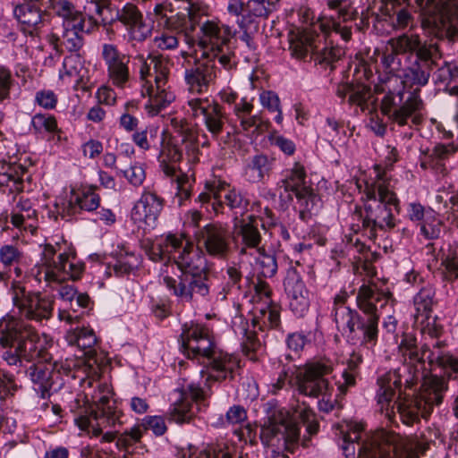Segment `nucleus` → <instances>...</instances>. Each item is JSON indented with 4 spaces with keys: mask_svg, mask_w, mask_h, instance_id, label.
Segmentation results:
<instances>
[{
    "mask_svg": "<svg viewBox=\"0 0 458 458\" xmlns=\"http://www.w3.org/2000/svg\"><path fill=\"white\" fill-rule=\"evenodd\" d=\"M445 345L436 341L430 350L428 343L419 347L413 334L402 335L398 355L403 366L377 378V404L390 421L395 420L396 409L400 420L412 426L442 403L447 389L444 377H458V360L444 350Z\"/></svg>",
    "mask_w": 458,
    "mask_h": 458,
    "instance_id": "f257e3e1",
    "label": "nucleus"
},
{
    "mask_svg": "<svg viewBox=\"0 0 458 458\" xmlns=\"http://www.w3.org/2000/svg\"><path fill=\"white\" fill-rule=\"evenodd\" d=\"M347 298L344 292L334 299L331 315L338 332L351 345L374 348L378 341L382 310H393L394 305L393 293L375 284H363L356 294V308L345 305Z\"/></svg>",
    "mask_w": 458,
    "mask_h": 458,
    "instance_id": "f03ea898",
    "label": "nucleus"
},
{
    "mask_svg": "<svg viewBox=\"0 0 458 458\" xmlns=\"http://www.w3.org/2000/svg\"><path fill=\"white\" fill-rule=\"evenodd\" d=\"M150 259H174L181 274L176 277L166 276L164 284L169 292L182 302L196 301L199 297L209 295V269L206 254L182 237L169 234L153 242L147 251Z\"/></svg>",
    "mask_w": 458,
    "mask_h": 458,
    "instance_id": "7ed1b4c3",
    "label": "nucleus"
},
{
    "mask_svg": "<svg viewBox=\"0 0 458 458\" xmlns=\"http://www.w3.org/2000/svg\"><path fill=\"white\" fill-rule=\"evenodd\" d=\"M200 33L199 46L202 54L191 68L185 70L186 83L191 91L197 93L206 91L214 82L219 72L216 62L228 72L238 65L231 42L233 33L229 26L208 20L201 24Z\"/></svg>",
    "mask_w": 458,
    "mask_h": 458,
    "instance_id": "20e7f679",
    "label": "nucleus"
},
{
    "mask_svg": "<svg viewBox=\"0 0 458 458\" xmlns=\"http://www.w3.org/2000/svg\"><path fill=\"white\" fill-rule=\"evenodd\" d=\"M180 342L182 352L207 369L206 385L210 386L211 382L233 378L234 371L240 367L238 358L217 347L212 331L206 325L184 324Z\"/></svg>",
    "mask_w": 458,
    "mask_h": 458,
    "instance_id": "39448f33",
    "label": "nucleus"
},
{
    "mask_svg": "<svg viewBox=\"0 0 458 458\" xmlns=\"http://www.w3.org/2000/svg\"><path fill=\"white\" fill-rule=\"evenodd\" d=\"M318 431L319 422L310 408L296 411L293 416L285 408L275 407L261 427L260 439L265 445L284 447L293 454L300 445L310 447Z\"/></svg>",
    "mask_w": 458,
    "mask_h": 458,
    "instance_id": "423d86ee",
    "label": "nucleus"
},
{
    "mask_svg": "<svg viewBox=\"0 0 458 458\" xmlns=\"http://www.w3.org/2000/svg\"><path fill=\"white\" fill-rule=\"evenodd\" d=\"M361 431L356 424L344 435L346 458H420L429 448L428 441L407 440L394 432L381 430L363 438Z\"/></svg>",
    "mask_w": 458,
    "mask_h": 458,
    "instance_id": "0eeeda50",
    "label": "nucleus"
},
{
    "mask_svg": "<svg viewBox=\"0 0 458 458\" xmlns=\"http://www.w3.org/2000/svg\"><path fill=\"white\" fill-rule=\"evenodd\" d=\"M364 193L370 202L365 203L363 208L355 209L360 223L358 231L368 239L376 241L395 227L394 212L400 213V200L384 182H367Z\"/></svg>",
    "mask_w": 458,
    "mask_h": 458,
    "instance_id": "6e6552de",
    "label": "nucleus"
},
{
    "mask_svg": "<svg viewBox=\"0 0 458 458\" xmlns=\"http://www.w3.org/2000/svg\"><path fill=\"white\" fill-rule=\"evenodd\" d=\"M0 345L8 348L3 353L7 364L21 369L38 361H49L53 356L38 332L21 320L0 321Z\"/></svg>",
    "mask_w": 458,
    "mask_h": 458,
    "instance_id": "1a4fd4ad",
    "label": "nucleus"
},
{
    "mask_svg": "<svg viewBox=\"0 0 458 458\" xmlns=\"http://www.w3.org/2000/svg\"><path fill=\"white\" fill-rule=\"evenodd\" d=\"M387 45L399 55L409 54V65L403 73V84L423 87L428 84L432 71L438 67L442 55L433 42H421L419 36L403 34L388 40Z\"/></svg>",
    "mask_w": 458,
    "mask_h": 458,
    "instance_id": "9d476101",
    "label": "nucleus"
},
{
    "mask_svg": "<svg viewBox=\"0 0 458 458\" xmlns=\"http://www.w3.org/2000/svg\"><path fill=\"white\" fill-rule=\"evenodd\" d=\"M112 394V389L107 384H100L93 391L90 400L87 395L82 400L76 398L70 404L71 411L74 413L75 424L82 430L88 429L92 420H95L98 427L122 425L123 412L117 409Z\"/></svg>",
    "mask_w": 458,
    "mask_h": 458,
    "instance_id": "9b49d317",
    "label": "nucleus"
},
{
    "mask_svg": "<svg viewBox=\"0 0 458 458\" xmlns=\"http://www.w3.org/2000/svg\"><path fill=\"white\" fill-rule=\"evenodd\" d=\"M322 33L311 28L298 29L289 33V51L293 58L313 62L315 65L322 68H334L335 63L344 55V50L338 47L327 43V33Z\"/></svg>",
    "mask_w": 458,
    "mask_h": 458,
    "instance_id": "f8f14e48",
    "label": "nucleus"
},
{
    "mask_svg": "<svg viewBox=\"0 0 458 458\" xmlns=\"http://www.w3.org/2000/svg\"><path fill=\"white\" fill-rule=\"evenodd\" d=\"M421 25L438 38L455 42L458 33V0H415Z\"/></svg>",
    "mask_w": 458,
    "mask_h": 458,
    "instance_id": "ddd939ff",
    "label": "nucleus"
},
{
    "mask_svg": "<svg viewBox=\"0 0 458 458\" xmlns=\"http://www.w3.org/2000/svg\"><path fill=\"white\" fill-rule=\"evenodd\" d=\"M173 132H162L161 154L170 162L180 163L185 154L188 162H199V133L185 119L173 118L171 120Z\"/></svg>",
    "mask_w": 458,
    "mask_h": 458,
    "instance_id": "4468645a",
    "label": "nucleus"
},
{
    "mask_svg": "<svg viewBox=\"0 0 458 458\" xmlns=\"http://www.w3.org/2000/svg\"><path fill=\"white\" fill-rule=\"evenodd\" d=\"M259 312L262 322L258 317H253L250 323L242 316L235 317L233 320V330L242 341V352L251 360L255 359V352L261 347L257 328L260 331L264 330V327L281 328L280 310L276 303L270 301L267 310L261 309Z\"/></svg>",
    "mask_w": 458,
    "mask_h": 458,
    "instance_id": "2eb2a0df",
    "label": "nucleus"
},
{
    "mask_svg": "<svg viewBox=\"0 0 458 458\" xmlns=\"http://www.w3.org/2000/svg\"><path fill=\"white\" fill-rule=\"evenodd\" d=\"M420 88L417 86L403 102L402 91L397 94L389 91L381 101L382 114L399 126L407 125L412 128L421 124L423 120L421 111L424 108V103L420 96Z\"/></svg>",
    "mask_w": 458,
    "mask_h": 458,
    "instance_id": "dca6fc26",
    "label": "nucleus"
},
{
    "mask_svg": "<svg viewBox=\"0 0 458 458\" xmlns=\"http://www.w3.org/2000/svg\"><path fill=\"white\" fill-rule=\"evenodd\" d=\"M279 198L284 202H290L295 197L301 206L307 209L318 204L320 199L314 190L307 185L305 168L300 163L286 169L283 178L277 182Z\"/></svg>",
    "mask_w": 458,
    "mask_h": 458,
    "instance_id": "f3484780",
    "label": "nucleus"
},
{
    "mask_svg": "<svg viewBox=\"0 0 458 458\" xmlns=\"http://www.w3.org/2000/svg\"><path fill=\"white\" fill-rule=\"evenodd\" d=\"M194 238L197 246L213 259L225 260L232 253L233 234L227 225L211 222L197 226Z\"/></svg>",
    "mask_w": 458,
    "mask_h": 458,
    "instance_id": "a211bd4d",
    "label": "nucleus"
},
{
    "mask_svg": "<svg viewBox=\"0 0 458 458\" xmlns=\"http://www.w3.org/2000/svg\"><path fill=\"white\" fill-rule=\"evenodd\" d=\"M177 9L179 12L176 14L168 15L167 12L173 13L172 4H157L154 8L156 21L159 27L189 37L199 24V7L183 0L182 5H177Z\"/></svg>",
    "mask_w": 458,
    "mask_h": 458,
    "instance_id": "6ab92c4d",
    "label": "nucleus"
},
{
    "mask_svg": "<svg viewBox=\"0 0 458 458\" xmlns=\"http://www.w3.org/2000/svg\"><path fill=\"white\" fill-rule=\"evenodd\" d=\"M26 376L33 383L41 398L50 395V391H56L63 386V375H68L70 368L62 361L55 360L38 361L24 368Z\"/></svg>",
    "mask_w": 458,
    "mask_h": 458,
    "instance_id": "aec40b11",
    "label": "nucleus"
},
{
    "mask_svg": "<svg viewBox=\"0 0 458 458\" xmlns=\"http://www.w3.org/2000/svg\"><path fill=\"white\" fill-rule=\"evenodd\" d=\"M11 290L13 304L21 316L36 321L47 320L52 317L54 301L51 297L27 292L24 286L16 282L13 283Z\"/></svg>",
    "mask_w": 458,
    "mask_h": 458,
    "instance_id": "412c9836",
    "label": "nucleus"
},
{
    "mask_svg": "<svg viewBox=\"0 0 458 458\" xmlns=\"http://www.w3.org/2000/svg\"><path fill=\"white\" fill-rule=\"evenodd\" d=\"M334 370V362L329 359H319L308 362L297 375L298 390L310 397L325 395L329 389L327 376Z\"/></svg>",
    "mask_w": 458,
    "mask_h": 458,
    "instance_id": "4be33fe9",
    "label": "nucleus"
},
{
    "mask_svg": "<svg viewBox=\"0 0 458 458\" xmlns=\"http://www.w3.org/2000/svg\"><path fill=\"white\" fill-rule=\"evenodd\" d=\"M326 4L331 13L320 20V30L326 33L335 32L344 41L350 40L352 28L348 22L355 21L358 17V12L351 0H326Z\"/></svg>",
    "mask_w": 458,
    "mask_h": 458,
    "instance_id": "5701e85b",
    "label": "nucleus"
},
{
    "mask_svg": "<svg viewBox=\"0 0 458 458\" xmlns=\"http://www.w3.org/2000/svg\"><path fill=\"white\" fill-rule=\"evenodd\" d=\"M436 292L430 284L422 286L413 298L417 323L422 324L421 333L430 338H438L443 333V327L437 323V317H431L433 306L437 304Z\"/></svg>",
    "mask_w": 458,
    "mask_h": 458,
    "instance_id": "b1692460",
    "label": "nucleus"
},
{
    "mask_svg": "<svg viewBox=\"0 0 458 458\" xmlns=\"http://www.w3.org/2000/svg\"><path fill=\"white\" fill-rule=\"evenodd\" d=\"M203 401L202 388L190 384L179 392L178 399L171 405L169 419L178 424L190 423L201 411L200 405Z\"/></svg>",
    "mask_w": 458,
    "mask_h": 458,
    "instance_id": "393cba45",
    "label": "nucleus"
},
{
    "mask_svg": "<svg viewBox=\"0 0 458 458\" xmlns=\"http://www.w3.org/2000/svg\"><path fill=\"white\" fill-rule=\"evenodd\" d=\"M101 57L111 83L120 89L127 87L132 80L129 68L131 56L122 53L116 45L106 43L102 46Z\"/></svg>",
    "mask_w": 458,
    "mask_h": 458,
    "instance_id": "a878e982",
    "label": "nucleus"
},
{
    "mask_svg": "<svg viewBox=\"0 0 458 458\" xmlns=\"http://www.w3.org/2000/svg\"><path fill=\"white\" fill-rule=\"evenodd\" d=\"M63 20L64 30L62 35L56 38V41L58 42L55 44V47L60 53H64V51L76 53V55H71L64 57L63 62V68L65 74L72 76L77 73V66L73 64H81L80 55L78 52L84 45V38L83 35L81 34L70 17L63 18Z\"/></svg>",
    "mask_w": 458,
    "mask_h": 458,
    "instance_id": "bb28decb",
    "label": "nucleus"
},
{
    "mask_svg": "<svg viewBox=\"0 0 458 458\" xmlns=\"http://www.w3.org/2000/svg\"><path fill=\"white\" fill-rule=\"evenodd\" d=\"M67 341L71 345H77L83 351L85 363L90 369H100L106 361V355L103 352H98L95 348L97 336L90 328L77 327L72 333L68 334Z\"/></svg>",
    "mask_w": 458,
    "mask_h": 458,
    "instance_id": "cd10ccee",
    "label": "nucleus"
},
{
    "mask_svg": "<svg viewBox=\"0 0 458 458\" xmlns=\"http://www.w3.org/2000/svg\"><path fill=\"white\" fill-rule=\"evenodd\" d=\"M162 209L163 199L154 192H147L134 205L131 217L140 228L149 230L155 227Z\"/></svg>",
    "mask_w": 458,
    "mask_h": 458,
    "instance_id": "c85d7f7f",
    "label": "nucleus"
},
{
    "mask_svg": "<svg viewBox=\"0 0 458 458\" xmlns=\"http://www.w3.org/2000/svg\"><path fill=\"white\" fill-rule=\"evenodd\" d=\"M284 291L290 298L289 307L298 317H302L310 306L309 292L301 274L294 267L287 270L284 280Z\"/></svg>",
    "mask_w": 458,
    "mask_h": 458,
    "instance_id": "c756f323",
    "label": "nucleus"
},
{
    "mask_svg": "<svg viewBox=\"0 0 458 458\" xmlns=\"http://www.w3.org/2000/svg\"><path fill=\"white\" fill-rule=\"evenodd\" d=\"M260 219L253 215L249 216L246 219L241 218L234 222V234L239 239L238 253L240 256L249 254L250 250L264 249L260 247L262 236L259 232Z\"/></svg>",
    "mask_w": 458,
    "mask_h": 458,
    "instance_id": "7c9ffc66",
    "label": "nucleus"
},
{
    "mask_svg": "<svg viewBox=\"0 0 458 458\" xmlns=\"http://www.w3.org/2000/svg\"><path fill=\"white\" fill-rule=\"evenodd\" d=\"M110 21H120L132 38L139 41L144 40L149 32L141 12L131 3H127L121 9H116L114 15L110 16Z\"/></svg>",
    "mask_w": 458,
    "mask_h": 458,
    "instance_id": "2f4dec72",
    "label": "nucleus"
},
{
    "mask_svg": "<svg viewBox=\"0 0 458 458\" xmlns=\"http://www.w3.org/2000/svg\"><path fill=\"white\" fill-rule=\"evenodd\" d=\"M45 9L30 2L17 4L13 7V16L21 30L27 35L35 36L44 25Z\"/></svg>",
    "mask_w": 458,
    "mask_h": 458,
    "instance_id": "473e14b6",
    "label": "nucleus"
},
{
    "mask_svg": "<svg viewBox=\"0 0 458 458\" xmlns=\"http://www.w3.org/2000/svg\"><path fill=\"white\" fill-rule=\"evenodd\" d=\"M97 187L87 186L74 191L70 200L63 208V216H75L81 211L92 212L100 206V196L96 192Z\"/></svg>",
    "mask_w": 458,
    "mask_h": 458,
    "instance_id": "72a5a7b5",
    "label": "nucleus"
},
{
    "mask_svg": "<svg viewBox=\"0 0 458 458\" xmlns=\"http://www.w3.org/2000/svg\"><path fill=\"white\" fill-rule=\"evenodd\" d=\"M229 189H232L230 184L225 181L215 180L207 182L206 191L201 192L197 200L207 212L213 213L215 216L224 214L225 205L222 199Z\"/></svg>",
    "mask_w": 458,
    "mask_h": 458,
    "instance_id": "f704fd0d",
    "label": "nucleus"
},
{
    "mask_svg": "<svg viewBox=\"0 0 458 458\" xmlns=\"http://www.w3.org/2000/svg\"><path fill=\"white\" fill-rule=\"evenodd\" d=\"M275 159L259 153L250 157L244 163L243 176L250 183H264L273 172Z\"/></svg>",
    "mask_w": 458,
    "mask_h": 458,
    "instance_id": "c9c22d12",
    "label": "nucleus"
},
{
    "mask_svg": "<svg viewBox=\"0 0 458 458\" xmlns=\"http://www.w3.org/2000/svg\"><path fill=\"white\" fill-rule=\"evenodd\" d=\"M26 172L27 169L21 164L0 160V190L8 194L21 192Z\"/></svg>",
    "mask_w": 458,
    "mask_h": 458,
    "instance_id": "e433bc0d",
    "label": "nucleus"
},
{
    "mask_svg": "<svg viewBox=\"0 0 458 458\" xmlns=\"http://www.w3.org/2000/svg\"><path fill=\"white\" fill-rule=\"evenodd\" d=\"M58 269H49L44 272V279L48 283L61 284L66 279L72 281L79 280L84 271L83 263H74L69 260L68 253H61L58 255Z\"/></svg>",
    "mask_w": 458,
    "mask_h": 458,
    "instance_id": "4c0bfd02",
    "label": "nucleus"
},
{
    "mask_svg": "<svg viewBox=\"0 0 458 458\" xmlns=\"http://www.w3.org/2000/svg\"><path fill=\"white\" fill-rule=\"evenodd\" d=\"M279 2L280 0H249L246 5V18L236 21L239 27L242 30H250L252 25L256 27V19L267 18L278 8Z\"/></svg>",
    "mask_w": 458,
    "mask_h": 458,
    "instance_id": "58836bf2",
    "label": "nucleus"
},
{
    "mask_svg": "<svg viewBox=\"0 0 458 458\" xmlns=\"http://www.w3.org/2000/svg\"><path fill=\"white\" fill-rule=\"evenodd\" d=\"M372 76V72L363 67L362 76L355 78L351 82V93L348 98V102L351 105L359 106L362 109L368 106V102L373 96L369 83Z\"/></svg>",
    "mask_w": 458,
    "mask_h": 458,
    "instance_id": "ea45409f",
    "label": "nucleus"
},
{
    "mask_svg": "<svg viewBox=\"0 0 458 458\" xmlns=\"http://www.w3.org/2000/svg\"><path fill=\"white\" fill-rule=\"evenodd\" d=\"M227 120V114L224 108L218 105L216 109L205 118L203 121L207 131L210 133L213 140H217L219 145L227 143V140L220 139V135L224 131L225 122Z\"/></svg>",
    "mask_w": 458,
    "mask_h": 458,
    "instance_id": "a19ab883",
    "label": "nucleus"
},
{
    "mask_svg": "<svg viewBox=\"0 0 458 458\" xmlns=\"http://www.w3.org/2000/svg\"><path fill=\"white\" fill-rule=\"evenodd\" d=\"M222 199L225 208H228L233 213L234 222L240 220L239 216L245 214L250 205L249 199L234 188L226 191Z\"/></svg>",
    "mask_w": 458,
    "mask_h": 458,
    "instance_id": "79ce46f5",
    "label": "nucleus"
},
{
    "mask_svg": "<svg viewBox=\"0 0 458 458\" xmlns=\"http://www.w3.org/2000/svg\"><path fill=\"white\" fill-rule=\"evenodd\" d=\"M236 455V446L221 441L210 444L198 454L195 458H233Z\"/></svg>",
    "mask_w": 458,
    "mask_h": 458,
    "instance_id": "37998d69",
    "label": "nucleus"
},
{
    "mask_svg": "<svg viewBox=\"0 0 458 458\" xmlns=\"http://www.w3.org/2000/svg\"><path fill=\"white\" fill-rule=\"evenodd\" d=\"M455 152L456 147H454V144H438L433 148L430 155L426 156L424 159H421L420 166L424 169L435 167L438 165L439 161L445 160L450 156H454Z\"/></svg>",
    "mask_w": 458,
    "mask_h": 458,
    "instance_id": "c03bdc74",
    "label": "nucleus"
},
{
    "mask_svg": "<svg viewBox=\"0 0 458 458\" xmlns=\"http://www.w3.org/2000/svg\"><path fill=\"white\" fill-rule=\"evenodd\" d=\"M149 64L152 65V70H155V82L157 88H162L165 85L169 72L170 62L161 55H149Z\"/></svg>",
    "mask_w": 458,
    "mask_h": 458,
    "instance_id": "a18cd8bd",
    "label": "nucleus"
},
{
    "mask_svg": "<svg viewBox=\"0 0 458 458\" xmlns=\"http://www.w3.org/2000/svg\"><path fill=\"white\" fill-rule=\"evenodd\" d=\"M174 100V95L172 92L166 91L165 89L157 88V93L150 95L146 109L151 115H157L158 113L165 109L169 104Z\"/></svg>",
    "mask_w": 458,
    "mask_h": 458,
    "instance_id": "49530a36",
    "label": "nucleus"
},
{
    "mask_svg": "<svg viewBox=\"0 0 458 458\" xmlns=\"http://www.w3.org/2000/svg\"><path fill=\"white\" fill-rule=\"evenodd\" d=\"M31 130L35 134L58 131L56 119L49 114H36L31 119Z\"/></svg>",
    "mask_w": 458,
    "mask_h": 458,
    "instance_id": "de8ad7c7",
    "label": "nucleus"
},
{
    "mask_svg": "<svg viewBox=\"0 0 458 458\" xmlns=\"http://www.w3.org/2000/svg\"><path fill=\"white\" fill-rule=\"evenodd\" d=\"M24 2L41 6L45 12L53 13L59 17L69 15L72 9V3L68 0H24Z\"/></svg>",
    "mask_w": 458,
    "mask_h": 458,
    "instance_id": "09e8293b",
    "label": "nucleus"
},
{
    "mask_svg": "<svg viewBox=\"0 0 458 458\" xmlns=\"http://www.w3.org/2000/svg\"><path fill=\"white\" fill-rule=\"evenodd\" d=\"M259 258L257 259V265L259 266V272L257 276L262 278L273 277L278 268L276 258L274 254H267L265 252V249L259 250Z\"/></svg>",
    "mask_w": 458,
    "mask_h": 458,
    "instance_id": "8fccbe9b",
    "label": "nucleus"
},
{
    "mask_svg": "<svg viewBox=\"0 0 458 458\" xmlns=\"http://www.w3.org/2000/svg\"><path fill=\"white\" fill-rule=\"evenodd\" d=\"M188 105L194 117L203 116L205 118L219 105L216 100L208 98H195L188 101Z\"/></svg>",
    "mask_w": 458,
    "mask_h": 458,
    "instance_id": "3c124183",
    "label": "nucleus"
},
{
    "mask_svg": "<svg viewBox=\"0 0 458 458\" xmlns=\"http://www.w3.org/2000/svg\"><path fill=\"white\" fill-rule=\"evenodd\" d=\"M443 281L453 284L458 278V259L455 250H449L448 254L442 261Z\"/></svg>",
    "mask_w": 458,
    "mask_h": 458,
    "instance_id": "603ef678",
    "label": "nucleus"
},
{
    "mask_svg": "<svg viewBox=\"0 0 458 458\" xmlns=\"http://www.w3.org/2000/svg\"><path fill=\"white\" fill-rule=\"evenodd\" d=\"M61 18L70 17L76 28H78L79 31L82 35L83 33H91L95 28L98 27V23L92 17H85L81 12H78L75 9V6L72 4V9L71 13L67 16H60Z\"/></svg>",
    "mask_w": 458,
    "mask_h": 458,
    "instance_id": "864d4df0",
    "label": "nucleus"
},
{
    "mask_svg": "<svg viewBox=\"0 0 458 458\" xmlns=\"http://www.w3.org/2000/svg\"><path fill=\"white\" fill-rule=\"evenodd\" d=\"M16 84L10 69L0 65V104L11 100V91Z\"/></svg>",
    "mask_w": 458,
    "mask_h": 458,
    "instance_id": "5fc2aeb1",
    "label": "nucleus"
},
{
    "mask_svg": "<svg viewBox=\"0 0 458 458\" xmlns=\"http://www.w3.org/2000/svg\"><path fill=\"white\" fill-rule=\"evenodd\" d=\"M400 55L387 46L381 56V63L386 73L394 74L401 70L402 61Z\"/></svg>",
    "mask_w": 458,
    "mask_h": 458,
    "instance_id": "6e6d98bb",
    "label": "nucleus"
},
{
    "mask_svg": "<svg viewBox=\"0 0 458 458\" xmlns=\"http://www.w3.org/2000/svg\"><path fill=\"white\" fill-rule=\"evenodd\" d=\"M442 232V223L433 214L428 216L420 225V233L428 240L437 239Z\"/></svg>",
    "mask_w": 458,
    "mask_h": 458,
    "instance_id": "4d7b16f0",
    "label": "nucleus"
},
{
    "mask_svg": "<svg viewBox=\"0 0 458 458\" xmlns=\"http://www.w3.org/2000/svg\"><path fill=\"white\" fill-rule=\"evenodd\" d=\"M142 437L141 426L136 425L130 430L123 432L117 439L116 445L119 449L127 450L133 445L140 442Z\"/></svg>",
    "mask_w": 458,
    "mask_h": 458,
    "instance_id": "13d9d810",
    "label": "nucleus"
},
{
    "mask_svg": "<svg viewBox=\"0 0 458 458\" xmlns=\"http://www.w3.org/2000/svg\"><path fill=\"white\" fill-rule=\"evenodd\" d=\"M142 437L141 426L136 425L130 430L123 432L117 439L116 445L119 449L127 450L133 445L140 442Z\"/></svg>",
    "mask_w": 458,
    "mask_h": 458,
    "instance_id": "bf43d9fd",
    "label": "nucleus"
},
{
    "mask_svg": "<svg viewBox=\"0 0 458 458\" xmlns=\"http://www.w3.org/2000/svg\"><path fill=\"white\" fill-rule=\"evenodd\" d=\"M240 125L244 131H249L253 129V132L261 133L265 130H267L269 123L262 122L258 115H244L240 118Z\"/></svg>",
    "mask_w": 458,
    "mask_h": 458,
    "instance_id": "052dcab7",
    "label": "nucleus"
},
{
    "mask_svg": "<svg viewBox=\"0 0 458 458\" xmlns=\"http://www.w3.org/2000/svg\"><path fill=\"white\" fill-rule=\"evenodd\" d=\"M286 345L288 349L299 355L305 345L310 343L308 335L304 332L291 333L286 337Z\"/></svg>",
    "mask_w": 458,
    "mask_h": 458,
    "instance_id": "680f3d73",
    "label": "nucleus"
},
{
    "mask_svg": "<svg viewBox=\"0 0 458 458\" xmlns=\"http://www.w3.org/2000/svg\"><path fill=\"white\" fill-rule=\"evenodd\" d=\"M21 256V252L13 245H4L0 248V261L5 267L18 263Z\"/></svg>",
    "mask_w": 458,
    "mask_h": 458,
    "instance_id": "e2e57ef3",
    "label": "nucleus"
},
{
    "mask_svg": "<svg viewBox=\"0 0 458 458\" xmlns=\"http://www.w3.org/2000/svg\"><path fill=\"white\" fill-rule=\"evenodd\" d=\"M158 129L154 126L147 127L140 131H135L132 134L133 142L141 149L148 150L150 148V144L148 137L150 139L157 137Z\"/></svg>",
    "mask_w": 458,
    "mask_h": 458,
    "instance_id": "0e129e2a",
    "label": "nucleus"
},
{
    "mask_svg": "<svg viewBox=\"0 0 458 458\" xmlns=\"http://www.w3.org/2000/svg\"><path fill=\"white\" fill-rule=\"evenodd\" d=\"M141 426L145 429H151L158 437L163 436L167 430L165 420L161 416H146L142 420Z\"/></svg>",
    "mask_w": 458,
    "mask_h": 458,
    "instance_id": "69168bd1",
    "label": "nucleus"
},
{
    "mask_svg": "<svg viewBox=\"0 0 458 458\" xmlns=\"http://www.w3.org/2000/svg\"><path fill=\"white\" fill-rule=\"evenodd\" d=\"M458 76V66L445 63L437 72V81L446 84V87Z\"/></svg>",
    "mask_w": 458,
    "mask_h": 458,
    "instance_id": "338daca9",
    "label": "nucleus"
},
{
    "mask_svg": "<svg viewBox=\"0 0 458 458\" xmlns=\"http://www.w3.org/2000/svg\"><path fill=\"white\" fill-rule=\"evenodd\" d=\"M133 186H140L145 180V170L139 165H131L128 169L120 171Z\"/></svg>",
    "mask_w": 458,
    "mask_h": 458,
    "instance_id": "774afa93",
    "label": "nucleus"
}]
</instances>
